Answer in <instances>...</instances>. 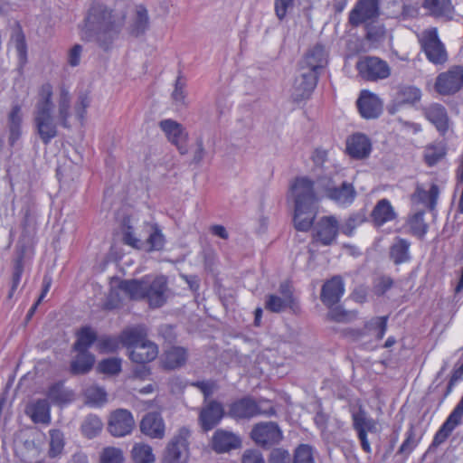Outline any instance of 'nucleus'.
<instances>
[{"mask_svg": "<svg viewBox=\"0 0 463 463\" xmlns=\"http://www.w3.org/2000/svg\"><path fill=\"white\" fill-rule=\"evenodd\" d=\"M346 151L352 158L364 159L369 156L372 143L364 134L356 133L347 138Z\"/></svg>", "mask_w": 463, "mask_h": 463, "instance_id": "obj_20", "label": "nucleus"}, {"mask_svg": "<svg viewBox=\"0 0 463 463\" xmlns=\"http://www.w3.org/2000/svg\"><path fill=\"white\" fill-rule=\"evenodd\" d=\"M419 43L430 62L434 65H443L448 61L447 50L439 40L436 28L424 30L419 35Z\"/></svg>", "mask_w": 463, "mask_h": 463, "instance_id": "obj_4", "label": "nucleus"}, {"mask_svg": "<svg viewBox=\"0 0 463 463\" xmlns=\"http://www.w3.org/2000/svg\"><path fill=\"white\" fill-rule=\"evenodd\" d=\"M241 446L240 437L232 432L217 430L212 439V447L217 453L228 452Z\"/></svg>", "mask_w": 463, "mask_h": 463, "instance_id": "obj_23", "label": "nucleus"}, {"mask_svg": "<svg viewBox=\"0 0 463 463\" xmlns=\"http://www.w3.org/2000/svg\"><path fill=\"white\" fill-rule=\"evenodd\" d=\"M125 457L121 449L116 447H106L99 454L100 463H124Z\"/></svg>", "mask_w": 463, "mask_h": 463, "instance_id": "obj_48", "label": "nucleus"}, {"mask_svg": "<svg viewBox=\"0 0 463 463\" xmlns=\"http://www.w3.org/2000/svg\"><path fill=\"white\" fill-rule=\"evenodd\" d=\"M224 416V410L221 402L212 400L201 408L198 421L205 432L217 426Z\"/></svg>", "mask_w": 463, "mask_h": 463, "instance_id": "obj_15", "label": "nucleus"}, {"mask_svg": "<svg viewBox=\"0 0 463 463\" xmlns=\"http://www.w3.org/2000/svg\"><path fill=\"white\" fill-rule=\"evenodd\" d=\"M99 370L108 374H117L121 370V362L118 358L104 359L99 364Z\"/></svg>", "mask_w": 463, "mask_h": 463, "instance_id": "obj_54", "label": "nucleus"}, {"mask_svg": "<svg viewBox=\"0 0 463 463\" xmlns=\"http://www.w3.org/2000/svg\"><path fill=\"white\" fill-rule=\"evenodd\" d=\"M52 86L49 82L41 86L33 114H52Z\"/></svg>", "mask_w": 463, "mask_h": 463, "instance_id": "obj_36", "label": "nucleus"}, {"mask_svg": "<svg viewBox=\"0 0 463 463\" xmlns=\"http://www.w3.org/2000/svg\"><path fill=\"white\" fill-rule=\"evenodd\" d=\"M274 408L268 402H256L251 397H243L230 405L229 415L234 419H250L258 415L270 416Z\"/></svg>", "mask_w": 463, "mask_h": 463, "instance_id": "obj_5", "label": "nucleus"}, {"mask_svg": "<svg viewBox=\"0 0 463 463\" xmlns=\"http://www.w3.org/2000/svg\"><path fill=\"white\" fill-rule=\"evenodd\" d=\"M50 442L48 455L50 458H56L63 451L65 445L64 434L57 429L49 430Z\"/></svg>", "mask_w": 463, "mask_h": 463, "instance_id": "obj_44", "label": "nucleus"}, {"mask_svg": "<svg viewBox=\"0 0 463 463\" xmlns=\"http://www.w3.org/2000/svg\"><path fill=\"white\" fill-rule=\"evenodd\" d=\"M250 437L256 444L269 448L282 439V432L275 422H260L253 427Z\"/></svg>", "mask_w": 463, "mask_h": 463, "instance_id": "obj_10", "label": "nucleus"}, {"mask_svg": "<svg viewBox=\"0 0 463 463\" xmlns=\"http://www.w3.org/2000/svg\"><path fill=\"white\" fill-rule=\"evenodd\" d=\"M378 15L379 0H357L349 14L348 21L352 26L357 27Z\"/></svg>", "mask_w": 463, "mask_h": 463, "instance_id": "obj_14", "label": "nucleus"}, {"mask_svg": "<svg viewBox=\"0 0 463 463\" xmlns=\"http://www.w3.org/2000/svg\"><path fill=\"white\" fill-rule=\"evenodd\" d=\"M359 112L364 118H376L383 111L381 99L368 90H363L356 101Z\"/></svg>", "mask_w": 463, "mask_h": 463, "instance_id": "obj_18", "label": "nucleus"}, {"mask_svg": "<svg viewBox=\"0 0 463 463\" xmlns=\"http://www.w3.org/2000/svg\"><path fill=\"white\" fill-rule=\"evenodd\" d=\"M147 243L150 250H159L164 247V235L156 226H154V231L147 239Z\"/></svg>", "mask_w": 463, "mask_h": 463, "instance_id": "obj_58", "label": "nucleus"}, {"mask_svg": "<svg viewBox=\"0 0 463 463\" xmlns=\"http://www.w3.org/2000/svg\"><path fill=\"white\" fill-rule=\"evenodd\" d=\"M340 230V223L336 216H322L313 226V242L330 246L336 241Z\"/></svg>", "mask_w": 463, "mask_h": 463, "instance_id": "obj_8", "label": "nucleus"}, {"mask_svg": "<svg viewBox=\"0 0 463 463\" xmlns=\"http://www.w3.org/2000/svg\"><path fill=\"white\" fill-rule=\"evenodd\" d=\"M165 429L164 420L158 412L146 413L140 422L141 432L152 439H163Z\"/></svg>", "mask_w": 463, "mask_h": 463, "instance_id": "obj_21", "label": "nucleus"}, {"mask_svg": "<svg viewBox=\"0 0 463 463\" xmlns=\"http://www.w3.org/2000/svg\"><path fill=\"white\" fill-rule=\"evenodd\" d=\"M326 62V53L322 44H316L308 50L302 61V71H312L318 75V70Z\"/></svg>", "mask_w": 463, "mask_h": 463, "instance_id": "obj_25", "label": "nucleus"}, {"mask_svg": "<svg viewBox=\"0 0 463 463\" xmlns=\"http://www.w3.org/2000/svg\"><path fill=\"white\" fill-rule=\"evenodd\" d=\"M35 131L44 145L58 136L57 124L52 114H33Z\"/></svg>", "mask_w": 463, "mask_h": 463, "instance_id": "obj_17", "label": "nucleus"}, {"mask_svg": "<svg viewBox=\"0 0 463 463\" xmlns=\"http://www.w3.org/2000/svg\"><path fill=\"white\" fill-rule=\"evenodd\" d=\"M424 116L444 135L449 129V117L444 106L433 103L423 109Z\"/></svg>", "mask_w": 463, "mask_h": 463, "instance_id": "obj_24", "label": "nucleus"}, {"mask_svg": "<svg viewBox=\"0 0 463 463\" xmlns=\"http://www.w3.org/2000/svg\"><path fill=\"white\" fill-rule=\"evenodd\" d=\"M159 127L181 155L188 153V133L180 123L173 119H164L159 122Z\"/></svg>", "mask_w": 463, "mask_h": 463, "instance_id": "obj_12", "label": "nucleus"}, {"mask_svg": "<svg viewBox=\"0 0 463 463\" xmlns=\"http://www.w3.org/2000/svg\"><path fill=\"white\" fill-rule=\"evenodd\" d=\"M125 20L124 14H113L102 3H94L80 27V37L87 42H95L108 50L119 33Z\"/></svg>", "mask_w": 463, "mask_h": 463, "instance_id": "obj_1", "label": "nucleus"}, {"mask_svg": "<svg viewBox=\"0 0 463 463\" xmlns=\"http://www.w3.org/2000/svg\"><path fill=\"white\" fill-rule=\"evenodd\" d=\"M149 27V17L147 10L139 5L137 7L136 15L129 25V33L136 37L142 35Z\"/></svg>", "mask_w": 463, "mask_h": 463, "instance_id": "obj_38", "label": "nucleus"}, {"mask_svg": "<svg viewBox=\"0 0 463 463\" xmlns=\"http://www.w3.org/2000/svg\"><path fill=\"white\" fill-rule=\"evenodd\" d=\"M146 276L141 279H125L120 281L118 288L123 291L130 299H145Z\"/></svg>", "mask_w": 463, "mask_h": 463, "instance_id": "obj_34", "label": "nucleus"}, {"mask_svg": "<svg viewBox=\"0 0 463 463\" xmlns=\"http://www.w3.org/2000/svg\"><path fill=\"white\" fill-rule=\"evenodd\" d=\"M411 232L419 238H423L428 231V224L424 222V211L420 210L412 214L408 221Z\"/></svg>", "mask_w": 463, "mask_h": 463, "instance_id": "obj_46", "label": "nucleus"}, {"mask_svg": "<svg viewBox=\"0 0 463 463\" xmlns=\"http://www.w3.org/2000/svg\"><path fill=\"white\" fill-rule=\"evenodd\" d=\"M191 431L182 427L168 443L163 463H186Z\"/></svg>", "mask_w": 463, "mask_h": 463, "instance_id": "obj_7", "label": "nucleus"}, {"mask_svg": "<svg viewBox=\"0 0 463 463\" xmlns=\"http://www.w3.org/2000/svg\"><path fill=\"white\" fill-rule=\"evenodd\" d=\"M359 75L366 80L377 81L391 75L389 64L376 56H364L356 62Z\"/></svg>", "mask_w": 463, "mask_h": 463, "instance_id": "obj_6", "label": "nucleus"}, {"mask_svg": "<svg viewBox=\"0 0 463 463\" xmlns=\"http://www.w3.org/2000/svg\"><path fill=\"white\" fill-rule=\"evenodd\" d=\"M22 108L19 104L12 106L11 111L8 115V127H21L22 124Z\"/></svg>", "mask_w": 463, "mask_h": 463, "instance_id": "obj_63", "label": "nucleus"}, {"mask_svg": "<svg viewBox=\"0 0 463 463\" xmlns=\"http://www.w3.org/2000/svg\"><path fill=\"white\" fill-rule=\"evenodd\" d=\"M463 87V67L452 66L447 71L439 73L434 84L435 90L440 95H451Z\"/></svg>", "mask_w": 463, "mask_h": 463, "instance_id": "obj_9", "label": "nucleus"}, {"mask_svg": "<svg viewBox=\"0 0 463 463\" xmlns=\"http://www.w3.org/2000/svg\"><path fill=\"white\" fill-rule=\"evenodd\" d=\"M410 248V241L401 237L394 238L393 242L390 246L389 250L390 260L395 265L409 262L411 259Z\"/></svg>", "mask_w": 463, "mask_h": 463, "instance_id": "obj_32", "label": "nucleus"}, {"mask_svg": "<svg viewBox=\"0 0 463 463\" xmlns=\"http://www.w3.org/2000/svg\"><path fill=\"white\" fill-rule=\"evenodd\" d=\"M242 463H265V461L260 452L249 449L243 454Z\"/></svg>", "mask_w": 463, "mask_h": 463, "instance_id": "obj_64", "label": "nucleus"}, {"mask_svg": "<svg viewBox=\"0 0 463 463\" xmlns=\"http://www.w3.org/2000/svg\"><path fill=\"white\" fill-rule=\"evenodd\" d=\"M439 194V189L436 184H432L429 191L418 185L411 195V200L414 203H420L429 208V210L433 211L436 207Z\"/></svg>", "mask_w": 463, "mask_h": 463, "instance_id": "obj_35", "label": "nucleus"}, {"mask_svg": "<svg viewBox=\"0 0 463 463\" xmlns=\"http://www.w3.org/2000/svg\"><path fill=\"white\" fill-rule=\"evenodd\" d=\"M287 301L276 295H269L265 303V307L271 312H281L286 309Z\"/></svg>", "mask_w": 463, "mask_h": 463, "instance_id": "obj_56", "label": "nucleus"}, {"mask_svg": "<svg viewBox=\"0 0 463 463\" xmlns=\"http://www.w3.org/2000/svg\"><path fill=\"white\" fill-rule=\"evenodd\" d=\"M325 196L339 206H349L356 197L354 185L346 181L337 184L332 177H323L318 181Z\"/></svg>", "mask_w": 463, "mask_h": 463, "instance_id": "obj_3", "label": "nucleus"}, {"mask_svg": "<svg viewBox=\"0 0 463 463\" xmlns=\"http://www.w3.org/2000/svg\"><path fill=\"white\" fill-rule=\"evenodd\" d=\"M385 33L384 27L377 24H367L366 25V39L371 42H379L383 38Z\"/></svg>", "mask_w": 463, "mask_h": 463, "instance_id": "obj_61", "label": "nucleus"}, {"mask_svg": "<svg viewBox=\"0 0 463 463\" xmlns=\"http://www.w3.org/2000/svg\"><path fill=\"white\" fill-rule=\"evenodd\" d=\"M185 82L182 80L179 76L175 81V90L172 93V98L176 105H185L186 92L184 90Z\"/></svg>", "mask_w": 463, "mask_h": 463, "instance_id": "obj_59", "label": "nucleus"}, {"mask_svg": "<svg viewBox=\"0 0 463 463\" xmlns=\"http://www.w3.org/2000/svg\"><path fill=\"white\" fill-rule=\"evenodd\" d=\"M135 426V420L132 413L126 409H118L111 412L108 431L117 438H121L131 433Z\"/></svg>", "mask_w": 463, "mask_h": 463, "instance_id": "obj_11", "label": "nucleus"}, {"mask_svg": "<svg viewBox=\"0 0 463 463\" xmlns=\"http://www.w3.org/2000/svg\"><path fill=\"white\" fill-rule=\"evenodd\" d=\"M327 318L338 323H346L355 319L356 313L354 311L345 310L341 307H336L330 309L327 313Z\"/></svg>", "mask_w": 463, "mask_h": 463, "instance_id": "obj_51", "label": "nucleus"}, {"mask_svg": "<svg viewBox=\"0 0 463 463\" xmlns=\"http://www.w3.org/2000/svg\"><path fill=\"white\" fill-rule=\"evenodd\" d=\"M77 352V356L71 364V371L74 374L86 373L92 368L95 358L90 352Z\"/></svg>", "mask_w": 463, "mask_h": 463, "instance_id": "obj_39", "label": "nucleus"}, {"mask_svg": "<svg viewBox=\"0 0 463 463\" xmlns=\"http://www.w3.org/2000/svg\"><path fill=\"white\" fill-rule=\"evenodd\" d=\"M167 281L164 276H146L145 299H147L151 307H162L165 300Z\"/></svg>", "mask_w": 463, "mask_h": 463, "instance_id": "obj_13", "label": "nucleus"}, {"mask_svg": "<svg viewBox=\"0 0 463 463\" xmlns=\"http://www.w3.org/2000/svg\"><path fill=\"white\" fill-rule=\"evenodd\" d=\"M46 395L48 399L57 404L69 403L74 399V392L66 389L62 382L52 383L48 388Z\"/></svg>", "mask_w": 463, "mask_h": 463, "instance_id": "obj_37", "label": "nucleus"}, {"mask_svg": "<svg viewBox=\"0 0 463 463\" xmlns=\"http://www.w3.org/2000/svg\"><path fill=\"white\" fill-rule=\"evenodd\" d=\"M71 116V99L69 90L61 87L57 99V120L64 128H70V118Z\"/></svg>", "mask_w": 463, "mask_h": 463, "instance_id": "obj_28", "label": "nucleus"}, {"mask_svg": "<svg viewBox=\"0 0 463 463\" xmlns=\"http://www.w3.org/2000/svg\"><path fill=\"white\" fill-rule=\"evenodd\" d=\"M420 439V438H417L416 436L414 426L411 424L405 433V439L399 448L397 454L402 455L405 459L408 458V457L418 446Z\"/></svg>", "mask_w": 463, "mask_h": 463, "instance_id": "obj_42", "label": "nucleus"}, {"mask_svg": "<svg viewBox=\"0 0 463 463\" xmlns=\"http://www.w3.org/2000/svg\"><path fill=\"white\" fill-rule=\"evenodd\" d=\"M25 413L34 423L49 424L51 421L50 404L45 399H38L29 403Z\"/></svg>", "mask_w": 463, "mask_h": 463, "instance_id": "obj_30", "label": "nucleus"}, {"mask_svg": "<svg viewBox=\"0 0 463 463\" xmlns=\"http://www.w3.org/2000/svg\"><path fill=\"white\" fill-rule=\"evenodd\" d=\"M147 338V332L145 326H137L128 327L122 331L119 335L121 344L128 349L132 350L138 344H141Z\"/></svg>", "mask_w": 463, "mask_h": 463, "instance_id": "obj_33", "label": "nucleus"}, {"mask_svg": "<svg viewBox=\"0 0 463 463\" xmlns=\"http://www.w3.org/2000/svg\"><path fill=\"white\" fill-rule=\"evenodd\" d=\"M187 350L182 346H171L165 351L162 366L166 370H175L184 366L187 361Z\"/></svg>", "mask_w": 463, "mask_h": 463, "instance_id": "obj_27", "label": "nucleus"}, {"mask_svg": "<svg viewBox=\"0 0 463 463\" xmlns=\"http://www.w3.org/2000/svg\"><path fill=\"white\" fill-rule=\"evenodd\" d=\"M294 463H315L312 448L309 445L302 444L295 450Z\"/></svg>", "mask_w": 463, "mask_h": 463, "instance_id": "obj_53", "label": "nucleus"}, {"mask_svg": "<svg viewBox=\"0 0 463 463\" xmlns=\"http://www.w3.org/2000/svg\"><path fill=\"white\" fill-rule=\"evenodd\" d=\"M157 355L158 346L147 338L128 352L129 359L139 364L150 363L154 361Z\"/></svg>", "mask_w": 463, "mask_h": 463, "instance_id": "obj_22", "label": "nucleus"}, {"mask_svg": "<svg viewBox=\"0 0 463 463\" xmlns=\"http://www.w3.org/2000/svg\"><path fill=\"white\" fill-rule=\"evenodd\" d=\"M24 250H21L13 260L12 275L9 282V289L6 296L8 301L13 300L15 292L21 283L22 275L24 270Z\"/></svg>", "mask_w": 463, "mask_h": 463, "instance_id": "obj_29", "label": "nucleus"}, {"mask_svg": "<svg viewBox=\"0 0 463 463\" xmlns=\"http://www.w3.org/2000/svg\"><path fill=\"white\" fill-rule=\"evenodd\" d=\"M353 428L356 433L360 432H375L376 421L367 415L366 411L362 405L352 407L350 409Z\"/></svg>", "mask_w": 463, "mask_h": 463, "instance_id": "obj_26", "label": "nucleus"}, {"mask_svg": "<svg viewBox=\"0 0 463 463\" xmlns=\"http://www.w3.org/2000/svg\"><path fill=\"white\" fill-rule=\"evenodd\" d=\"M423 6L435 16H446L453 11L451 0H424Z\"/></svg>", "mask_w": 463, "mask_h": 463, "instance_id": "obj_43", "label": "nucleus"}, {"mask_svg": "<svg viewBox=\"0 0 463 463\" xmlns=\"http://www.w3.org/2000/svg\"><path fill=\"white\" fill-rule=\"evenodd\" d=\"M15 49L18 54V58L22 64L26 62L27 58V45L25 42L24 34L22 32H18L14 36Z\"/></svg>", "mask_w": 463, "mask_h": 463, "instance_id": "obj_57", "label": "nucleus"}, {"mask_svg": "<svg viewBox=\"0 0 463 463\" xmlns=\"http://www.w3.org/2000/svg\"><path fill=\"white\" fill-rule=\"evenodd\" d=\"M85 396L88 402L95 406H101L107 402L106 391L99 386L89 387L85 391Z\"/></svg>", "mask_w": 463, "mask_h": 463, "instance_id": "obj_50", "label": "nucleus"}, {"mask_svg": "<svg viewBox=\"0 0 463 463\" xmlns=\"http://www.w3.org/2000/svg\"><path fill=\"white\" fill-rule=\"evenodd\" d=\"M103 423L101 420L93 414L88 415L81 424V432L88 439L96 437L102 430Z\"/></svg>", "mask_w": 463, "mask_h": 463, "instance_id": "obj_45", "label": "nucleus"}, {"mask_svg": "<svg viewBox=\"0 0 463 463\" xmlns=\"http://www.w3.org/2000/svg\"><path fill=\"white\" fill-rule=\"evenodd\" d=\"M344 292L345 285L342 278L335 276L323 285L320 299L325 306L331 307L340 301Z\"/></svg>", "mask_w": 463, "mask_h": 463, "instance_id": "obj_19", "label": "nucleus"}, {"mask_svg": "<svg viewBox=\"0 0 463 463\" xmlns=\"http://www.w3.org/2000/svg\"><path fill=\"white\" fill-rule=\"evenodd\" d=\"M421 98V91L414 86H405L400 89L397 99L402 103L414 104Z\"/></svg>", "mask_w": 463, "mask_h": 463, "instance_id": "obj_49", "label": "nucleus"}, {"mask_svg": "<svg viewBox=\"0 0 463 463\" xmlns=\"http://www.w3.org/2000/svg\"><path fill=\"white\" fill-rule=\"evenodd\" d=\"M90 100L87 94L81 93L79 95L77 101L74 106V112L76 118L82 123L86 109L90 106Z\"/></svg>", "mask_w": 463, "mask_h": 463, "instance_id": "obj_55", "label": "nucleus"}, {"mask_svg": "<svg viewBox=\"0 0 463 463\" xmlns=\"http://www.w3.org/2000/svg\"><path fill=\"white\" fill-rule=\"evenodd\" d=\"M193 386L197 387L204 397V403L208 402L207 400L213 394L217 389V384L213 381H201L192 383Z\"/></svg>", "mask_w": 463, "mask_h": 463, "instance_id": "obj_60", "label": "nucleus"}, {"mask_svg": "<svg viewBox=\"0 0 463 463\" xmlns=\"http://www.w3.org/2000/svg\"><path fill=\"white\" fill-rule=\"evenodd\" d=\"M97 339L96 332L90 326L81 327L77 333V340L73 345L75 351L89 352L88 349Z\"/></svg>", "mask_w": 463, "mask_h": 463, "instance_id": "obj_40", "label": "nucleus"}, {"mask_svg": "<svg viewBox=\"0 0 463 463\" xmlns=\"http://www.w3.org/2000/svg\"><path fill=\"white\" fill-rule=\"evenodd\" d=\"M317 83V76L312 71H302L299 76L295 79L293 97L295 101H301L309 99Z\"/></svg>", "mask_w": 463, "mask_h": 463, "instance_id": "obj_16", "label": "nucleus"}, {"mask_svg": "<svg viewBox=\"0 0 463 463\" xmlns=\"http://www.w3.org/2000/svg\"><path fill=\"white\" fill-rule=\"evenodd\" d=\"M364 220L365 218L364 214L353 213L345 220V223L340 226L341 232L347 236H351L356 227L361 225Z\"/></svg>", "mask_w": 463, "mask_h": 463, "instance_id": "obj_52", "label": "nucleus"}, {"mask_svg": "<svg viewBox=\"0 0 463 463\" xmlns=\"http://www.w3.org/2000/svg\"><path fill=\"white\" fill-rule=\"evenodd\" d=\"M446 156V147L443 144L438 143L426 146L424 150V160L429 166L435 165Z\"/></svg>", "mask_w": 463, "mask_h": 463, "instance_id": "obj_47", "label": "nucleus"}, {"mask_svg": "<svg viewBox=\"0 0 463 463\" xmlns=\"http://www.w3.org/2000/svg\"><path fill=\"white\" fill-rule=\"evenodd\" d=\"M396 216V213L390 201L385 198L379 200L371 213L372 222L378 227L393 221Z\"/></svg>", "mask_w": 463, "mask_h": 463, "instance_id": "obj_31", "label": "nucleus"}, {"mask_svg": "<svg viewBox=\"0 0 463 463\" xmlns=\"http://www.w3.org/2000/svg\"><path fill=\"white\" fill-rule=\"evenodd\" d=\"M131 459L134 463H154L156 457L152 448L145 443H135L131 449Z\"/></svg>", "mask_w": 463, "mask_h": 463, "instance_id": "obj_41", "label": "nucleus"}, {"mask_svg": "<svg viewBox=\"0 0 463 463\" xmlns=\"http://www.w3.org/2000/svg\"><path fill=\"white\" fill-rule=\"evenodd\" d=\"M291 195L295 200V228L300 232H307L313 225L316 217L317 197L313 182L307 177L296 178L291 185Z\"/></svg>", "mask_w": 463, "mask_h": 463, "instance_id": "obj_2", "label": "nucleus"}, {"mask_svg": "<svg viewBox=\"0 0 463 463\" xmlns=\"http://www.w3.org/2000/svg\"><path fill=\"white\" fill-rule=\"evenodd\" d=\"M393 285V280L390 277H381L374 284V293L377 296L385 294Z\"/></svg>", "mask_w": 463, "mask_h": 463, "instance_id": "obj_62", "label": "nucleus"}]
</instances>
